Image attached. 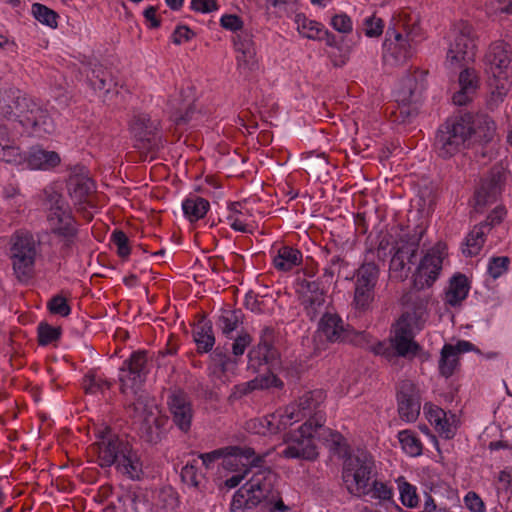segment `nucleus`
Instances as JSON below:
<instances>
[{"label":"nucleus","mask_w":512,"mask_h":512,"mask_svg":"<svg viewBox=\"0 0 512 512\" xmlns=\"http://www.w3.org/2000/svg\"><path fill=\"white\" fill-rule=\"evenodd\" d=\"M0 114L18 121L39 137L55 131V124L48 110L16 88L0 92Z\"/></svg>","instance_id":"nucleus-1"},{"label":"nucleus","mask_w":512,"mask_h":512,"mask_svg":"<svg viewBox=\"0 0 512 512\" xmlns=\"http://www.w3.org/2000/svg\"><path fill=\"white\" fill-rule=\"evenodd\" d=\"M43 206L47 212V222L63 248L69 249L78 236V223L63 196L53 188L43 190Z\"/></svg>","instance_id":"nucleus-2"},{"label":"nucleus","mask_w":512,"mask_h":512,"mask_svg":"<svg viewBox=\"0 0 512 512\" xmlns=\"http://www.w3.org/2000/svg\"><path fill=\"white\" fill-rule=\"evenodd\" d=\"M473 133L470 116L449 118L437 130L435 152L443 159L451 158L466 148Z\"/></svg>","instance_id":"nucleus-3"},{"label":"nucleus","mask_w":512,"mask_h":512,"mask_svg":"<svg viewBox=\"0 0 512 512\" xmlns=\"http://www.w3.org/2000/svg\"><path fill=\"white\" fill-rule=\"evenodd\" d=\"M378 472L374 457L365 450H357L349 455L342 469V479L349 494L361 498L368 491L370 484Z\"/></svg>","instance_id":"nucleus-4"},{"label":"nucleus","mask_w":512,"mask_h":512,"mask_svg":"<svg viewBox=\"0 0 512 512\" xmlns=\"http://www.w3.org/2000/svg\"><path fill=\"white\" fill-rule=\"evenodd\" d=\"M325 399L326 393L323 389L303 393L297 401L289 404L283 411L289 426L307 418L301 425L302 432H307L312 427L321 428L326 420L321 409Z\"/></svg>","instance_id":"nucleus-5"},{"label":"nucleus","mask_w":512,"mask_h":512,"mask_svg":"<svg viewBox=\"0 0 512 512\" xmlns=\"http://www.w3.org/2000/svg\"><path fill=\"white\" fill-rule=\"evenodd\" d=\"M316 335L321 341L331 344L362 346L368 341V335L364 331L355 330L338 313L331 311L324 312L320 317Z\"/></svg>","instance_id":"nucleus-6"},{"label":"nucleus","mask_w":512,"mask_h":512,"mask_svg":"<svg viewBox=\"0 0 512 512\" xmlns=\"http://www.w3.org/2000/svg\"><path fill=\"white\" fill-rule=\"evenodd\" d=\"M445 251L446 245L438 242L420 258L412 273L413 287L416 290L430 288L438 280L442 271Z\"/></svg>","instance_id":"nucleus-7"},{"label":"nucleus","mask_w":512,"mask_h":512,"mask_svg":"<svg viewBox=\"0 0 512 512\" xmlns=\"http://www.w3.org/2000/svg\"><path fill=\"white\" fill-rule=\"evenodd\" d=\"M450 37L446 64L450 67H461L472 62L476 55L472 27L467 23H460L453 28Z\"/></svg>","instance_id":"nucleus-8"},{"label":"nucleus","mask_w":512,"mask_h":512,"mask_svg":"<svg viewBox=\"0 0 512 512\" xmlns=\"http://www.w3.org/2000/svg\"><path fill=\"white\" fill-rule=\"evenodd\" d=\"M380 269L374 261L363 262L355 270L353 304L357 310H367L374 300L375 287L379 279Z\"/></svg>","instance_id":"nucleus-9"},{"label":"nucleus","mask_w":512,"mask_h":512,"mask_svg":"<svg viewBox=\"0 0 512 512\" xmlns=\"http://www.w3.org/2000/svg\"><path fill=\"white\" fill-rule=\"evenodd\" d=\"M94 434L96 441L93 446L102 468L112 466L130 446L105 424L97 425Z\"/></svg>","instance_id":"nucleus-10"},{"label":"nucleus","mask_w":512,"mask_h":512,"mask_svg":"<svg viewBox=\"0 0 512 512\" xmlns=\"http://www.w3.org/2000/svg\"><path fill=\"white\" fill-rule=\"evenodd\" d=\"M265 459L263 455L255 453L253 448L242 446L225 447L224 459L222 465L229 471L261 472L271 471L264 466Z\"/></svg>","instance_id":"nucleus-11"},{"label":"nucleus","mask_w":512,"mask_h":512,"mask_svg":"<svg viewBox=\"0 0 512 512\" xmlns=\"http://www.w3.org/2000/svg\"><path fill=\"white\" fill-rule=\"evenodd\" d=\"M129 127L141 148L147 151H157L164 146L160 122L151 119L148 114H135L130 121Z\"/></svg>","instance_id":"nucleus-12"},{"label":"nucleus","mask_w":512,"mask_h":512,"mask_svg":"<svg viewBox=\"0 0 512 512\" xmlns=\"http://www.w3.org/2000/svg\"><path fill=\"white\" fill-rule=\"evenodd\" d=\"M150 372L148 352L138 350L131 353L129 358L123 361L119 369L120 389L126 393L127 389L143 383Z\"/></svg>","instance_id":"nucleus-13"},{"label":"nucleus","mask_w":512,"mask_h":512,"mask_svg":"<svg viewBox=\"0 0 512 512\" xmlns=\"http://www.w3.org/2000/svg\"><path fill=\"white\" fill-rule=\"evenodd\" d=\"M13 269L19 279L28 277L33 271L37 254L36 244L32 235L17 233L11 247Z\"/></svg>","instance_id":"nucleus-14"},{"label":"nucleus","mask_w":512,"mask_h":512,"mask_svg":"<svg viewBox=\"0 0 512 512\" xmlns=\"http://www.w3.org/2000/svg\"><path fill=\"white\" fill-rule=\"evenodd\" d=\"M265 471L254 472L251 478L233 495L231 512H245L256 508L263 502L262 483Z\"/></svg>","instance_id":"nucleus-15"},{"label":"nucleus","mask_w":512,"mask_h":512,"mask_svg":"<svg viewBox=\"0 0 512 512\" xmlns=\"http://www.w3.org/2000/svg\"><path fill=\"white\" fill-rule=\"evenodd\" d=\"M419 250V238L406 240L401 238L395 247L390 260L389 270L391 276L404 281L411 273V265L415 263Z\"/></svg>","instance_id":"nucleus-16"},{"label":"nucleus","mask_w":512,"mask_h":512,"mask_svg":"<svg viewBox=\"0 0 512 512\" xmlns=\"http://www.w3.org/2000/svg\"><path fill=\"white\" fill-rule=\"evenodd\" d=\"M300 303L305 315L311 320L321 317L325 310L326 288L319 280H302L300 282Z\"/></svg>","instance_id":"nucleus-17"},{"label":"nucleus","mask_w":512,"mask_h":512,"mask_svg":"<svg viewBox=\"0 0 512 512\" xmlns=\"http://www.w3.org/2000/svg\"><path fill=\"white\" fill-rule=\"evenodd\" d=\"M167 405L175 426L181 432L188 433L195 414L190 396L182 389L174 390L168 396Z\"/></svg>","instance_id":"nucleus-18"},{"label":"nucleus","mask_w":512,"mask_h":512,"mask_svg":"<svg viewBox=\"0 0 512 512\" xmlns=\"http://www.w3.org/2000/svg\"><path fill=\"white\" fill-rule=\"evenodd\" d=\"M317 429L312 427L307 432H302L300 426L298 435L287 442L286 447L280 452V456L286 459L315 460L318 457V450L313 433Z\"/></svg>","instance_id":"nucleus-19"},{"label":"nucleus","mask_w":512,"mask_h":512,"mask_svg":"<svg viewBox=\"0 0 512 512\" xmlns=\"http://www.w3.org/2000/svg\"><path fill=\"white\" fill-rule=\"evenodd\" d=\"M507 178V171L502 166H494L475 192V209L479 211L489 203L497 200Z\"/></svg>","instance_id":"nucleus-20"},{"label":"nucleus","mask_w":512,"mask_h":512,"mask_svg":"<svg viewBox=\"0 0 512 512\" xmlns=\"http://www.w3.org/2000/svg\"><path fill=\"white\" fill-rule=\"evenodd\" d=\"M398 413L402 420L415 422L420 414L421 402L416 385L410 380L399 383L397 391Z\"/></svg>","instance_id":"nucleus-21"},{"label":"nucleus","mask_w":512,"mask_h":512,"mask_svg":"<svg viewBox=\"0 0 512 512\" xmlns=\"http://www.w3.org/2000/svg\"><path fill=\"white\" fill-rule=\"evenodd\" d=\"M285 418L283 411H276L263 417L250 419L246 422V430L261 436L275 435L290 427Z\"/></svg>","instance_id":"nucleus-22"},{"label":"nucleus","mask_w":512,"mask_h":512,"mask_svg":"<svg viewBox=\"0 0 512 512\" xmlns=\"http://www.w3.org/2000/svg\"><path fill=\"white\" fill-rule=\"evenodd\" d=\"M413 43L394 27H388L383 42V51L395 60L401 61L412 55Z\"/></svg>","instance_id":"nucleus-23"},{"label":"nucleus","mask_w":512,"mask_h":512,"mask_svg":"<svg viewBox=\"0 0 512 512\" xmlns=\"http://www.w3.org/2000/svg\"><path fill=\"white\" fill-rule=\"evenodd\" d=\"M459 91L452 96L455 105L464 106L468 104L479 87V78L473 68L463 69L458 78Z\"/></svg>","instance_id":"nucleus-24"},{"label":"nucleus","mask_w":512,"mask_h":512,"mask_svg":"<svg viewBox=\"0 0 512 512\" xmlns=\"http://www.w3.org/2000/svg\"><path fill=\"white\" fill-rule=\"evenodd\" d=\"M61 159L57 152L48 151L41 146H33L26 152V168L31 170H50L59 165Z\"/></svg>","instance_id":"nucleus-25"},{"label":"nucleus","mask_w":512,"mask_h":512,"mask_svg":"<svg viewBox=\"0 0 512 512\" xmlns=\"http://www.w3.org/2000/svg\"><path fill=\"white\" fill-rule=\"evenodd\" d=\"M275 474L272 471H265V480L262 483L263 502L262 505L268 512H291L292 508L286 505L278 490L274 488Z\"/></svg>","instance_id":"nucleus-26"},{"label":"nucleus","mask_w":512,"mask_h":512,"mask_svg":"<svg viewBox=\"0 0 512 512\" xmlns=\"http://www.w3.org/2000/svg\"><path fill=\"white\" fill-rule=\"evenodd\" d=\"M393 347L402 357L416 355L420 346L413 340L412 328L405 320H400L395 329Z\"/></svg>","instance_id":"nucleus-27"},{"label":"nucleus","mask_w":512,"mask_h":512,"mask_svg":"<svg viewBox=\"0 0 512 512\" xmlns=\"http://www.w3.org/2000/svg\"><path fill=\"white\" fill-rule=\"evenodd\" d=\"M485 59L493 76L509 74L508 69L511 60L506 44L500 42L491 45Z\"/></svg>","instance_id":"nucleus-28"},{"label":"nucleus","mask_w":512,"mask_h":512,"mask_svg":"<svg viewBox=\"0 0 512 512\" xmlns=\"http://www.w3.org/2000/svg\"><path fill=\"white\" fill-rule=\"evenodd\" d=\"M116 470L131 480H140L143 476L142 462L131 445L113 464Z\"/></svg>","instance_id":"nucleus-29"},{"label":"nucleus","mask_w":512,"mask_h":512,"mask_svg":"<svg viewBox=\"0 0 512 512\" xmlns=\"http://www.w3.org/2000/svg\"><path fill=\"white\" fill-rule=\"evenodd\" d=\"M275 330L270 326H265L260 333V340L257 349L251 350L248 353L250 361L258 358L259 363H268L275 357L276 351L274 349Z\"/></svg>","instance_id":"nucleus-30"},{"label":"nucleus","mask_w":512,"mask_h":512,"mask_svg":"<svg viewBox=\"0 0 512 512\" xmlns=\"http://www.w3.org/2000/svg\"><path fill=\"white\" fill-rule=\"evenodd\" d=\"M67 190L74 202L80 204L85 202L87 197L94 192L95 183L86 175L74 174L67 181Z\"/></svg>","instance_id":"nucleus-31"},{"label":"nucleus","mask_w":512,"mask_h":512,"mask_svg":"<svg viewBox=\"0 0 512 512\" xmlns=\"http://www.w3.org/2000/svg\"><path fill=\"white\" fill-rule=\"evenodd\" d=\"M469 290L468 278L461 273L455 274L445 292V303L452 307L459 306L467 298Z\"/></svg>","instance_id":"nucleus-32"},{"label":"nucleus","mask_w":512,"mask_h":512,"mask_svg":"<svg viewBox=\"0 0 512 512\" xmlns=\"http://www.w3.org/2000/svg\"><path fill=\"white\" fill-rule=\"evenodd\" d=\"M192 335L199 353H208L213 349L215 336L210 320L205 317L201 318L194 327Z\"/></svg>","instance_id":"nucleus-33"},{"label":"nucleus","mask_w":512,"mask_h":512,"mask_svg":"<svg viewBox=\"0 0 512 512\" xmlns=\"http://www.w3.org/2000/svg\"><path fill=\"white\" fill-rule=\"evenodd\" d=\"M25 157L26 153L21 152L19 147L11 144L7 127L0 125V160L24 166Z\"/></svg>","instance_id":"nucleus-34"},{"label":"nucleus","mask_w":512,"mask_h":512,"mask_svg":"<svg viewBox=\"0 0 512 512\" xmlns=\"http://www.w3.org/2000/svg\"><path fill=\"white\" fill-rule=\"evenodd\" d=\"M303 261L302 252L291 246H281L273 258V265L278 271L288 272Z\"/></svg>","instance_id":"nucleus-35"},{"label":"nucleus","mask_w":512,"mask_h":512,"mask_svg":"<svg viewBox=\"0 0 512 512\" xmlns=\"http://www.w3.org/2000/svg\"><path fill=\"white\" fill-rule=\"evenodd\" d=\"M209 208V202L196 195L189 196L182 202L183 214L191 223L204 218Z\"/></svg>","instance_id":"nucleus-36"},{"label":"nucleus","mask_w":512,"mask_h":512,"mask_svg":"<svg viewBox=\"0 0 512 512\" xmlns=\"http://www.w3.org/2000/svg\"><path fill=\"white\" fill-rule=\"evenodd\" d=\"M242 323L243 313L241 310H224L218 316L216 326L227 339H232L233 333Z\"/></svg>","instance_id":"nucleus-37"},{"label":"nucleus","mask_w":512,"mask_h":512,"mask_svg":"<svg viewBox=\"0 0 512 512\" xmlns=\"http://www.w3.org/2000/svg\"><path fill=\"white\" fill-rule=\"evenodd\" d=\"M488 232L487 225H475L465 238L466 247L462 250L463 254L468 257L478 255L484 245L485 236Z\"/></svg>","instance_id":"nucleus-38"},{"label":"nucleus","mask_w":512,"mask_h":512,"mask_svg":"<svg viewBox=\"0 0 512 512\" xmlns=\"http://www.w3.org/2000/svg\"><path fill=\"white\" fill-rule=\"evenodd\" d=\"M459 356L454 352L452 344H445L440 352L438 369L441 376L451 377L459 367Z\"/></svg>","instance_id":"nucleus-39"},{"label":"nucleus","mask_w":512,"mask_h":512,"mask_svg":"<svg viewBox=\"0 0 512 512\" xmlns=\"http://www.w3.org/2000/svg\"><path fill=\"white\" fill-rule=\"evenodd\" d=\"M197 460L187 463L181 470L180 476L184 484L202 492L206 488L205 475L199 471Z\"/></svg>","instance_id":"nucleus-40"},{"label":"nucleus","mask_w":512,"mask_h":512,"mask_svg":"<svg viewBox=\"0 0 512 512\" xmlns=\"http://www.w3.org/2000/svg\"><path fill=\"white\" fill-rule=\"evenodd\" d=\"M494 81L491 84L493 89L488 100L490 109L496 108L502 103L511 89L512 82L509 79V74H502L501 76H493Z\"/></svg>","instance_id":"nucleus-41"},{"label":"nucleus","mask_w":512,"mask_h":512,"mask_svg":"<svg viewBox=\"0 0 512 512\" xmlns=\"http://www.w3.org/2000/svg\"><path fill=\"white\" fill-rule=\"evenodd\" d=\"M294 22L298 32L305 38L318 41L324 25L320 22L308 19L303 13H296Z\"/></svg>","instance_id":"nucleus-42"},{"label":"nucleus","mask_w":512,"mask_h":512,"mask_svg":"<svg viewBox=\"0 0 512 512\" xmlns=\"http://www.w3.org/2000/svg\"><path fill=\"white\" fill-rule=\"evenodd\" d=\"M417 90V81L414 75H408L401 80V87L397 91V102L401 103L403 107L409 105L411 102L416 101L415 94ZM401 114L406 113L404 108L400 111Z\"/></svg>","instance_id":"nucleus-43"},{"label":"nucleus","mask_w":512,"mask_h":512,"mask_svg":"<svg viewBox=\"0 0 512 512\" xmlns=\"http://www.w3.org/2000/svg\"><path fill=\"white\" fill-rule=\"evenodd\" d=\"M398 440L403 451L411 456L418 457L423 452V445L416 434L411 430H402L398 433Z\"/></svg>","instance_id":"nucleus-44"},{"label":"nucleus","mask_w":512,"mask_h":512,"mask_svg":"<svg viewBox=\"0 0 512 512\" xmlns=\"http://www.w3.org/2000/svg\"><path fill=\"white\" fill-rule=\"evenodd\" d=\"M82 387L86 394L94 395L109 390L112 387V382L97 375L94 371H89L83 377Z\"/></svg>","instance_id":"nucleus-45"},{"label":"nucleus","mask_w":512,"mask_h":512,"mask_svg":"<svg viewBox=\"0 0 512 512\" xmlns=\"http://www.w3.org/2000/svg\"><path fill=\"white\" fill-rule=\"evenodd\" d=\"M31 13L33 17L43 25L51 28H56L58 26V14L41 3H33L31 6Z\"/></svg>","instance_id":"nucleus-46"},{"label":"nucleus","mask_w":512,"mask_h":512,"mask_svg":"<svg viewBox=\"0 0 512 512\" xmlns=\"http://www.w3.org/2000/svg\"><path fill=\"white\" fill-rule=\"evenodd\" d=\"M369 496L372 499L379 501H390L393 498V489L385 482L380 481L375 477L373 481L368 484V491L361 494V497Z\"/></svg>","instance_id":"nucleus-47"},{"label":"nucleus","mask_w":512,"mask_h":512,"mask_svg":"<svg viewBox=\"0 0 512 512\" xmlns=\"http://www.w3.org/2000/svg\"><path fill=\"white\" fill-rule=\"evenodd\" d=\"M162 428L157 419L153 421H145L142 423L140 428V437L146 443L155 445L162 439Z\"/></svg>","instance_id":"nucleus-48"},{"label":"nucleus","mask_w":512,"mask_h":512,"mask_svg":"<svg viewBox=\"0 0 512 512\" xmlns=\"http://www.w3.org/2000/svg\"><path fill=\"white\" fill-rule=\"evenodd\" d=\"M89 81L94 90L104 91L106 94L112 93L113 79L108 72L93 70Z\"/></svg>","instance_id":"nucleus-49"},{"label":"nucleus","mask_w":512,"mask_h":512,"mask_svg":"<svg viewBox=\"0 0 512 512\" xmlns=\"http://www.w3.org/2000/svg\"><path fill=\"white\" fill-rule=\"evenodd\" d=\"M237 365L235 363H210L208 366V375L213 381H219L225 383L228 380V372L232 371Z\"/></svg>","instance_id":"nucleus-50"},{"label":"nucleus","mask_w":512,"mask_h":512,"mask_svg":"<svg viewBox=\"0 0 512 512\" xmlns=\"http://www.w3.org/2000/svg\"><path fill=\"white\" fill-rule=\"evenodd\" d=\"M510 259L507 256H493L489 259L487 273L493 279H498L509 269Z\"/></svg>","instance_id":"nucleus-51"},{"label":"nucleus","mask_w":512,"mask_h":512,"mask_svg":"<svg viewBox=\"0 0 512 512\" xmlns=\"http://www.w3.org/2000/svg\"><path fill=\"white\" fill-rule=\"evenodd\" d=\"M38 342L41 346H46L58 340L61 336V328L53 327L48 323L42 322L38 325Z\"/></svg>","instance_id":"nucleus-52"},{"label":"nucleus","mask_w":512,"mask_h":512,"mask_svg":"<svg viewBox=\"0 0 512 512\" xmlns=\"http://www.w3.org/2000/svg\"><path fill=\"white\" fill-rule=\"evenodd\" d=\"M283 385L282 380L272 373L257 376L248 383L251 389H268L272 387L280 389Z\"/></svg>","instance_id":"nucleus-53"},{"label":"nucleus","mask_w":512,"mask_h":512,"mask_svg":"<svg viewBox=\"0 0 512 512\" xmlns=\"http://www.w3.org/2000/svg\"><path fill=\"white\" fill-rule=\"evenodd\" d=\"M400 500L401 503L407 508H416L419 503V497L416 492V487L404 481L399 484Z\"/></svg>","instance_id":"nucleus-54"},{"label":"nucleus","mask_w":512,"mask_h":512,"mask_svg":"<svg viewBox=\"0 0 512 512\" xmlns=\"http://www.w3.org/2000/svg\"><path fill=\"white\" fill-rule=\"evenodd\" d=\"M47 308L51 314L66 317L71 313L67 299L62 295L53 296L47 303Z\"/></svg>","instance_id":"nucleus-55"},{"label":"nucleus","mask_w":512,"mask_h":512,"mask_svg":"<svg viewBox=\"0 0 512 512\" xmlns=\"http://www.w3.org/2000/svg\"><path fill=\"white\" fill-rule=\"evenodd\" d=\"M111 240L117 246V254L121 258H128L131 253L129 239L122 230H114L111 234Z\"/></svg>","instance_id":"nucleus-56"},{"label":"nucleus","mask_w":512,"mask_h":512,"mask_svg":"<svg viewBox=\"0 0 512 512\" xmlns=\"http://www.w3.org/2000/svg\"><path fill=\"white\" fill-rule=\"evenodd\" d=\"M231 345L232 354L235 358L242 356L247 347L252 343V337L249 333L242 331L236 337L233 336Z\"/></svg>","instance_id":"nucleus-57"},{"label":"nucleus","mask_w":512,"mask_h":512,"mask_svg":"<svg viewBox=\"0 0 512 512\" xmlns=\"http://www.w3.org/2000/svg\"><path fill=\"white\" fill-rule=\"evenodd\" d=\"M322 254L324 256L325 265L328 267L334 268L335 270L339 271L348 265L346 262L344 256L342 253H334L332 250L328 247H325L322 250Z\"/></svg>","instance_id":"nucleus-58"},{"label":"nucleus","mask_w":512,"mask_h":512,"mask_svg":"<svg viewBox=\"0 0 512 512\" xmlns=\"http://www.w3.org/2000/svg\"><path fill=\"white\" fill-rule=\"evenodd\" d=\"M233 41L237 53L255 48L252 35L247 31L236 33V35L233 37Z\"/></svg>","instance_id":"nucleus-59"},{"label":"nucleus","mask_w":512,"mask_h":512,"mask_svg":"<svg viewBox=\"0 0 512 512\" xmlns=\"http://www.w3.org/2000/svg\"><path fill=\"white\" fill-rule=\"evenodd\" d=\"M365 34L368 37H378L382 34L384 22L381 18L375 16L367 17L364 21Z\"/></svg>","instance_id":"nucleus-60"},{"label":"nucleus","mask_w":512,"mask_h":512,"mask_svg":"<svg viewBox=\"0 0 512 512\" xmlns=\"http://www.w3.org/2000/svg\"><path fill=\"white\" fill-rule=\"evenodd\" d=\"M237 62L241 68L249 70L255 69L257 66L255 48L239 52L237 54Z\"/></svg>","instance_id":"nucleus-61"},{"label":"nucleus","mask_w":512,"mask_h":512,"mask_svg":"<svg viewBox=\"0 0 512 512\" xmlns=\"http://www.w3.org/2000/svg\"><path fill=\"white\" fill-rule=\"evenodd\" d=\"M464 503H465L466 508L471 512H485L486 511V507H485L483 500L480 498V496L477 493H475L473 491H470L466 494V496L464 497Z\"/></svg>","instance_id":"nucleus-62"},{"label":"nucleus","mask_w":512,"mask_h":512,"mask_svg":"<svg viewBox=\"0 0 512 512\" xmlns=\"http://www.w3.org/2000/svg\"><path fill=\"white\" fill-rule=\"evenodd\" d=\"M221 26L232 32H241L243 31V21L242 19L235 14H225L220 19Z\"/></svg>","instance_id":"nucleus-63"},{"label":"nucleus","mask_w":512,"mask_h":512,"mask_svg":"<svg viewBox=\"0 0 512 512\" xmlns=\"http://www.w3.org/2000/svg\"><path fill=\"white\" fill-rule=\"evenodd\" d=\"M332 27L340 33H349L352 31V20L346 14H337L331 19Z\"/></svg>","instance_id":"nucleus-64"}]
</instances>
